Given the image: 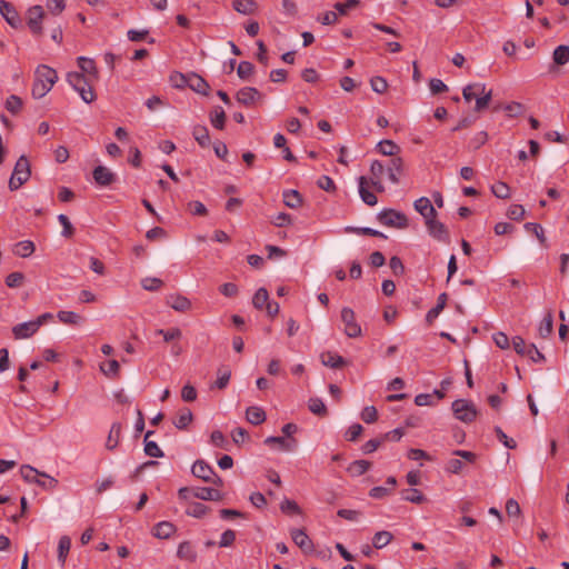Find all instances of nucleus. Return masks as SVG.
<instances>
[{"label": "nucleus", "instance_id": "f257e3e1", "mask_svg": "<svg viewBox=\"0 0 569 569\" xmlns=\"http://www.w3.org/2000/svg\"><path fill=\"white\" fill-rule=\"evenodd\" d=\"M58 80L54 69L49 66L41 64L36 69L34 81L32 84V96L36 99L43 98Z\"/></svg>", "mask_w": 569, "mask_h": 569}, {"label": "nucleus", "instance_id": "f03ea898", "mask_svg": "<svg viewBox=\"0 0 569 569\" xmlns=\"http://www.w3.org/2000/svg\"><path fill=\"white\" fill-rule=\"evenodd\" d=\"M68 83L80 94L86 103H91L96 100V93L89 79L79 72H69L67 74Z\"/></svg>", "mask_w": 569, "mask_h": 569}, {"label": "nucleus", "instance_id": "7ed1b4c3", "mask_svg": "<svg viewBox=\"0 0 569 569\" xmlns=\"http://www.w3.org/2000/svg\"><path fill=\"white\" fill-rule=\"evenodd\" d=\"M30 163L26 156H21L14 166L13 172L9 180L10 190H18L30 178Z\"/></svg>", "mask_w": 569, "mask_h": 569}, {"label": "nucleus", "instance_id": "20e7f679", "mask_svg": "<svg viewBox=\"0 0 569 569\" xmlns=\"http://www.w3.org/2000/svg\"><path fill=\"white\" fill-rule=\"evenodd\" d=\"M455 418L465 423H471L478 416L476 406L466 399H457L451 405Z\"/></svg>", "mask_w": 569, "mask_h": 569}, {"label": "nucleus", "instance_id": "39448f33", "mask_svg": "<svg viewBox=\"0 0 569 569\" xmlns=\"http://www.w3.org/2000/svg\"><path fill=\"white\" fill-rule=\"evenodd\" d=\"M341 321L345 325V333L349 338H358L362 335L360 325L356 321V313L349 307L341 309Z\"/></svg>", "mask_w": 569, "mask_h": 569}, {"label": "nucleus", "instance_id": "423d86ee", "mask_svg": "<svg viewBox=\"0 0 569 569\" xmlns=\"http://www.w3.org/2000/svg\"><path fill=\"white\" fill-rule=\"evenodd\" d=\"M426 218L427 229L435 239L439 241L447 242L449 241V232L446 226L437 220V216H423Z\"/></svg>", "mask_w": 569, "mask_h": 569}, {"label": "nucleus", "instance_id": "0eeeda50", "mask_svg": "<svg viewBox=\"0 0 569 569\" xmlns=\"http://www.w3.org/2000/svg\"><path fill=\"white\" fill-rule=\"evenodd\" d=\"M43 17L44 11L41 6H33L28 10L27 23L33 34L39 36L42 33L41 22Z\"/></svg>", "mask_w": 569, "mask_h": 569}, {"label": "nucleus", "instance_id": "6e6552de", "mask_svg": "<svg viewBox=\"0 0 569 569\" xmlns=\"http://www.w3.org/2000/svg\"><path fill=\"white\" fill-rule=\"evenodd\" d=\"M0 13L12 28L21 26L20 16L11 2L0 0Z\"/></svg>", "mask_w": 569, "mask_h": 569}, {"label": "nucleus", "instance_id": "1a4fd4ad", "mask_svg": "<svg viewBox=\"0 0 569 569\" xmlns=\"http://www.w3.org/2000/svg\"><path fill=\"white\" fill-rule=\"evenodd\" d=\"M237 101L246 107L253 106L257 100L263 98L260 91L253 87L241 88L236 94Z\"/></svg>", "mask_w": 569, "mask_h": 569}, {"label": "nucleus", "instance_id": "9d476101", "mask_svg": "<svg viewBox=\"0 0 569 569\" xmlns=\"http://www.w3.org/2000/svg\"><path fill=\"white\" fill-rule=\"evenodd\" d=\"M290 535H291L292 541L305 553H311L313 551V549H315L313 542L303 529H292Z\"/></svg>", "mask_w": 569, "mask_h": 569}, {"label": "nucleus", "instance_id": "9b49d317", "mask_svg": "<svg viewBox=\"0 0 569 569\" xmlns=\"http://www.w3.org/2000/svg\"><path fill=\"white\" fill-rule=\"evenodd\" d=\"M191 472L194 477L203 480L204 482L210 481L212 479V476H214L213 468L207 463L204 460H196L192 465Z\"/></svg>", "mask_w": 569, "mask_h": 569}, {"label": "nucleus", "instance_id": "f8f14e48", "mask_svg": "<svg viewBox=\"0 0 569 569\" xmlns=\"http://www.w3.org/2000/svg\"><path fill=\"white\" fill-rule=\"evenodd\" d=\"M192 496L206 501H220L223 498L219 490L209 487L192 488Z\"/></svg>", "mask_w": 569, "mask_h": 569}, {"label": "nucleus", "instance_id": "ddd939ff", "mask_svg": "<svg viewBox=\"0 0 569 569\" xmlns=\"http://www.w3.org/2000/svg\"><path fill=\"white\" fill-rule=\"evenodd\" d=\"M187 87H189L191 90L196 91L197 93H200L203 96H208L209 90H210V86L208 84V82L202 77H200L199 74L193 73V72L188 73Z\"/></svg>", "mask_w": 569, "mask_h": 569}, {"label": "nucleus", "instance_id": "4468645a", "mask_svg": "<svg viewBox=\"0 0 569 569\" xmlns=\"http://www.w3.org/2000/svg\"><path fill=\"white\" fill-rule=\"evenodd\" d=\"M38 330L39 329L34 322V320H32V321L22 322V323L14 326L12 328V333L16 339H27V338L32 337Z\"/></svg>", "mask_w": 569, "mask_h": 569}, {"label": "nucleus", "instance_id": "2eb2a0df", "mask_svg": "<svg viewBox=\"0 0 569 569\" xmlns=\"http://www.w3.org/2000/svg\"><path fill=\"white\" fill-rule=\"evenodd\" d=\"M321 363L326 367L332 368V369H339L342 368L347 361L343 357L332 352V351H325L320 355Z\"/></svg>", "mask_w": 569, "mask_h": 569}, {"label": "nucleus", "instance_id": "dca6fc26", "mask_svg": "<svg viewBox=\"0 0 569 569\" xmlns=\"http://www.w3.org/2000/svg\"><path fill=\"white\" fill-rule=\"evenodd\" d=\"M268 446L277 445L282 451H293L297 448V440L295 438L286 439L283 437L270 436L264 440Z\"/></svg>", "mask_w": 569, "mask_h": 569}, {"label": "nucleus", "instance_id": "f3484780", "mask_svg": "<svg viewBox=\"0 0 569 569\" xmlns=\"http://www.w3.org/2000/svg\"><path fill=\"white\" fill-rule=\"evenodd\" d=\"M167 303L176 311L186 312L191 309V301L182 295H170Z\"/></svg>", "mask_w": 569, "mask_h": 569}, {"label": "nucleus", "instance_id": "a211bd4d", "mask_svg": "<svg viewBox=\"0 0 569 569\" xmlns=\"http://www.w3.org/2000/svg\"><path fill=\"white\" fill-rule=\"evenodd\" d=\"M177 557L181 560L194 562L198 558V553L190 541H182L178 546Z\"/></svg>", "mask_w": 569, "mask_h": 569}, {"label": "nucleus", "instance_id": "6ab92c4d", "mask_svg": "<svg viewBox=\"0 0 569 569\" xmlns=\"http://www.w3.org/2000/svg\"><path fill=\"white\" fill-rule=\"evenodd\" d=\"M94 181L100 186H109L114 181V173L107 167L98 166L93 170Z\"/></svg>", "mask_w": 569, "mask_h": 569}, {"label": "nucleus", "instance_id": "aec40b11", "mask_svg": "<svg viewBox=\"0 0 569 569\" xmlns=\"http://www.w3.org/2000/svg\"><path fill=\"white\" fill-rule=\"evenodd\" d=\"M193 415L190 409L182 408L177 413L176 418L173 419V425L176 428L180 430H184L188 428V426L192 422Z\"/></svg>", "mask_w": 569, "mask_h": 569}, {"label": "nucleus", "instance_id": "412c9836", "mask_svg": "<svg viewBox=\"0 0 569 569\" xmlns=\"http://www.w3.org/2000/svg\"><path fill=\"white\" fill-rule=\"evenodd\" d=\"M78 66L81 70L80 73H83V74L87 73L89 77H92L93 79H98V69L96 67V62L93 59H90L87 57H79Z\"/></svg>", "mask_w": 569, "mask_h": 569}, {"label": "nucleus", "instance_id": "4be33fe9", "mask_svg": "<svg viewBox=\"0 0 569 569\" xmlns=\"http://www.w3.org/2000/svg\"><path fill=\"white\" fill-rule=\"evenodd\" d=\"M553 331V316L549 310L538 327V335L542 339H547Z\"/></svg>", "mask_w": 569, "mask_h": 569}, {"label": "nucleus", "instance_id": "5701e85b", "mask_svg": "<svg viewBox=\"0 0 569 569\" xmlns=\"http://www.w3.org/2000/svg\"><path fill=\"white\" fill-rule=\"evenodd\" d=\"M448 300V296L446 292L439 295L437 299V305L431 308L426 315V321L431 325L433 320L440 315V312L445 309Z\"/></svg>", "mask_w": 569, "mask_h": 569}, {"label": "nucleus", "instance_id": "b1692460", "mask_svg": "<svg viewBox=\"0 0 569 569\" xmlns=\"http://www.w3.org/2000/svg\"><path fill=\"white\" fill-rule=\"evenodd\" d=\"M246 418L251 425L258 426L266 421V412L260 407L251 406L246 411Z\"/></svg>", "mask_w": 569, "mask_h": 569}, {"label": "nucleus", "instance_id": "393cba45", "mask_svg": "<svg viewBox=\"0 0 569 569\" xmlns=\"http://www.w3.org/2000/svg\"><path fill=\"white\" fill-rule=\"evenodd\" d=\"M174 525L169 521H161L153 528V535L159 539H168L174 533Z\"/></svg>", "mask_w": 569, "mask_h": 569}, {"label": "nucleus", "instance_id": "a878e982", "mask_svg": "<svg viewBox=\"0 0 569 569\" xmlns=\"http://www.w3.org/2000/svg\"><path fill=\"white\" fill-rule=\"evenodd\" d=\"M402 166H403V162H402L401 158L393 157L390 159L387 169H388V177L393 183L399 182V176L401 174Z\"/></svg>", "mask_w": 569, "mask_h": 569}, {"label": "nucleus", "instance_id": "bb28decb", "mask_svg": "<svg viewBox=\"0 0 569 569\" xmlns=\"http://www.w3.org/2000/svg\"><path fill=\"white\" fill-rule=\"evenodd\" d=\"M523 227L527 232L532 233L538 239L539 243L543 248H548V242L545 236V229L542 228L541 224L536 222H527L525 223Z\"/></svg>", "mask_w": 569, "mask_h": 569}, {"label": "nucleus", "instance_id": "cd10ccee", "mask_svg": "<svg viewBox=\"0 0 569 569\" xmlns=\"http://www.w3.org/2000/svg\"><path fill=\"white\" fill-rule=\"evenodd\" d=\"M209 118H210V122L211 124L218 129V130H222L224 128V124H226V112L224 110L222 109V107L220 106H217L214 107L211 111H210V114H209Z\"/></svg>", "mask_w": 569, "mask_h": 569}, {"label": "nucleus", "instance_id": "c85d7f7f", "mask_svg": "<svg viewBox=\"0 0 569 569\" xmlns=\"http://www.w3.org/2000/svg\"><path fill=\"white\" fill-rule=\"evenodd\" d=\"M485 83L468 84L462 90V97L466 100V102H470L472 99H477L481 94V92L485 91Z\"/></svg>", "mask_w": 569, "mask_h": 569}, {"label": "nucleus", "instance_id": "c756f323", "mask_svg": "<svg viewBox=\"0 0 569 569\" xmlns=\"http://www.w3.org/2000/svg\"><path fill=\"white\" fill-rule=\"evenodd\" d=\"M58 319L66 325L79 326L84 321V318L73 311L60 310L57 313Z\"/></svg>", "mask_w": 569, "mask_h": 569}, {"label": "nucleus", "instance_id": "7c9ffc66", "mask_svg": "<svg viewBox=\"0 0 569 569\" xmlns=\"http://www.w3.org/2000/svg\"><path fill=\"white\" fill-rule=\"evenodd\" d=\"M282 198L284 204L290 209H298L302 203V197L297 190H284Z\"/></svg>", "mask_w": 569, "mask_h": 569}, {"label": "nucleus", "instance_id": "2f4dec72", "mask_svg": "<svg viewBox=\"0 0 569 569\" xmlns=\"http://www.w3.org/2000/svg\"><path fill=\"white\" fill-rule=\"evenodd\" d=\"M121 423H112L106 442V448L108 450H113L118 446L121 436Z\"/></svg>", "mask_w": 569, "mask_h": 569}, {"label": "nucleus", "instance_id": "473e14b6", "mask_svg": "<svg viewBox=\"0 0 569 569\" xmlns=\"http://www.w3.org/2000/svg\"><path fill=\"white\" fill-rule=\"evenodd\" d=\"M192 136L202 148L209 147L210 136L207 127L200 124L194 126L192 129Z\"/></svg>", "mask_w": 569, "mask_h": 569}, {"label": "nucleus", "instance_id": "72a5a7b5", "mask_svg": "<svg viewBox=\"0 0 569 569\" xmlns=\"http://www.w3.org/2000/svg\"><path fill=\"white\" fill-rule=\"evenodd\" d=\"M379 221L388 227L405 228L408 226L407 216H378Z\"/></svg>", "mask_w": 569, "mask_h": 569}, {"label": "nucleus", "instance_id": "f704fd0d", "mask_svg": "<svg viewBox=\"0 0 569 569\" xmlns=\"http://www.w3.org/2000/svg\"><path fill=\"white\" fill-rule=\"evenodd\" d=\"M359 194L365 203L369 206L377 203V197L367 188V181L365 177H360L359 179Z\"/></svg>", "mask_w": 569, "mask_h": 569}, {"label": "nucleus", "instance_id": "c9c22d12", "mask_svg": "<svg viewBox=\"0 0 569 569\" xmlns=\"http://www.w3.org/2000/svg\"><path fill=\"white\" fill-rule=\"evenodd\" d=\"M36 250L34 243L30 240L18 242L13 248V253L21 258L30 257Z\"/></svg>", "mask_w": 569, "mask_h": 569}, {"label": "nucleus", "instance_id": "e433bc0d", "mask_svg": "<svg viewBox=\"0 0 569 569\" xmlns=\"http://www.w3.org/2000/svg\"><path fill=\"white\" fill-rule=\"evenodd\" d=\"M217 375H218V378L214 381L212 387H216V388L222 390L229 383V380L231 377V370L229 369V367L221 366L218 368Z\"/></svg>", "mask_w": 569, "mask_h": 569}, {"label": "nucleus", "instance_id": "4c0bfd02", "mask_svg": "<svg viewBox=\"0 0 569 569\" xmlns=\"http://www.w3.org/2000/svg\"><path fill=\"white\" fill-rule=\"evenodd\" d=\"M393 536L390 531L381 530L375 533L372 545L376 549H381L391 542Z\"/></svg>", "mask_w": 569, "mask_h": 569}, {"label": "nucleus", "instance_id": "58836bf2", "mask_svg": "<svg viewBox=\"0 0 569 569\" xmlns=\"http://www.w3.org/2000/svg\"><path fill=\"white\" fill-rule=\"evenodd\" d=\"M20 473L24 481L34 483L38 481L39 477H44L43 472L38 471L36 468L29 465H23L20 468Z\"/></svg>", "mask_w": 569, "mask_h": 569}, {"label": "nucleus", "instance_id": "ea45409f", "mask_svg": "<svg viewBox=\"0 0 569 569\" xmlns=\"http://www.w3.org/2000/svg\"><path fill=\"white\" fill-rule=\"evenodd\" d=\"M553 62L558 66H563L569 61V46H558L552 53Z\"/></svg>", "mask_w": 569, "mask_h": 569}, {"label": "nucleus", "instance_id": "a19ab883", "mask_svg": "<svg viewBox=\"0 0 569 569\" xmlns=\"http://www.w3.org/2000/svg\"><path fill=\"white\" fill-rule=\"evenodd\" d=\"M71 548V540L68 536H62L59 539L58 543V560L63 566L67 559V556Z\"/></svg>", "mask_w": 569, "mask_h": 569}, {"label": "nucleus", "instance_id": "79ce46f5", "mask_svg": "<svg viewBox=\"0 0 569 569\" xmlns=\"http://www.w3.org/2000/svg\"><path fill=\"white\" fill-rule=\"evenodd\" d=\"M377 150L383 156H396L400 148L392 140H382L377 144Z\"/></svg>", "mask_w": 569, "mask_h": 569}, {"label": "nucleus", "instance_id": "37998d69", "mask_svg": "<svg viewBox=\"0 0 569 569\" xmlns=\"http://www.w3.org/2000/svg\"><path fill=\"white\" fill-rule=\"evenodd\" d=\"M256 2L253 0H233V9L242 14H250L256 9Z\"/></svg>", "mask_w": 569, "mask_h": 569}, {"label": "nucleus", "instance_id": "c03bdc74", "mask_svg": "<svg viewBox=\"0 0 569 569\" xmlns=\"http://www.w3.org/2000/svg\"><path fill=\"white\" fill-rule=\"evenodd\" d=\"M370 467L371 462L368 460H356L349 466L348 471L352 476L359 477L366 473L370 469Z\"/></svg>", "mask_w": 569, "mask_h": 569}, {"label": "nucleus", "instance_id": "a18cd8bd", "mask_svg": "<svg viewBox=\"0 0 569 569\" xmlns=\"http://www.w3.org/2000/svg\"><path fill=\"white\" fill-rule=\"evenodd\" d=\"M100 370L109 378H118L120 372V365L117 360H109L100 365Z\"/></svg>", "mask_w": 569, "mask_h": 569}, {"label": "nucleus", "instance_id": "49530a36", "mask_svg": "<svg viewBox=\"0 0 569 569\" xmlns=\"http://www.w3.org/2000/svg\"><path fill=\"white\" fill-rule=\"evenodd\" d=\"M268 302H269V293H268L267 289L259 288L252 298L253 307L256 309L261 310L262 308H264L267 306Z\"/></svg>", "mask_w": 569, "mask_h": 569}, {"label": "nucleus", "instance_id": "de8ad7c7", "mask_svg": "<svg viewBox=\"0 0 569 569\" xmlns=\"http://www.w3.org/2000/svg\"><path fill=\"white\" fill-rule=\"evenodd\" d=\"M209 511V507L201 502H192L186 509V513L190 517L202 518Z\"/></svg>", "mask_w": 569, "mask_h": 569}, {"label": "nucleus", "instance_id": "09e8293b", "mask_svg": "<svg viewBox=\"0 0 569 569\" xmlns=\"http://www.w3.org/2000/svg\"><path fill=\"white\" fill-rule=\"evenodd\" d=\"M402 499L412 503H422L426 497L418 489H405L401 491Z\"/></svg>", "mask_w": 569, "mask_h": 569}, {"label": "nucleus", "instance_id": "8fccbe9b", "mask_svg": "<svg viewBox=\"0 0 569 569\" xmlns=\"http://www.w3.org/2000/svg\"><path fill=\"white\" fill-rule=\"evenodd\" d=\"M413 207L418 213H437L430 199L426 197L416 200Z\"/></svg>", "mask_w": 569, "mask_h": 569}, {"label": "nucleus", "instance_id": "3c124183", "mask_svg": "<svg viewBox=\"0 0 569 569\" xmlns=\"http://www.w3.org/2000/svg\"><path fill=\"white\" fill-rule=\"evenodd\" d=\"M308 408L312 413L318 416L325 417L328 413L327 407L320 398H310Z\"/></svg>", "mask_w": 569, "mask_h": 569}, {"label": "nucleus", "instance_id": "603ef678", "mask_svg": "<svg viewBox=\"0 0 569 569\" xmlns=\"http://www.w3.org/2000/svg\"><path fill=\"white\" fill-rule=\"evenodd\" d=\"M492 99V90H486L483 92H481V94L476 99V106H475V111L476 112H481L483 111L488 106H489V102L491 101Z\"/></svg>", "mask_w": 569, "mask_h": 569}, {"label": "nucleus", "instance_id": "864d4df0", "mask_svg": "<svg viewBox=\"0 0 569 569\" xmlns=\"http://www.w3.org/2000/svg\"><path fill=\"white\" fill-rule=\"evenodd\" d=\"M22 108V100L16 94H11L6 100V109L12 114L19 113Z\"/></svg>", "mask_w": 569, "mask_h": 569}, {"label": "nucleus", "instance_id": "5fc2aeb1", "mask_svg": "<svg viewBox=\"0 0 569 569\" xmlns=\"http://www.w3.org/2000/svg\"><path fill=\"white\" fill-rule=\"evenodd\" d=\"M253 71L254 66L249 61H241L237 68V74L242 80L249 79Z\"/></svg>", "mask_w": 569, "mask_h": 569}, {"label": "nucleus", "instance_id": "6e6d98bb", "mask_svg": "<svg viewBox=\"0 0 569 569\" xmlns=\"http://www.w3.org/2000/svg\"><path fill=\"white\" fill-rule=\"evenodd\" d=\"M492 193L499 199H507L510 196V188L505 182H497L491 187Z\"/></svg>", "mask_w": 569, "mask_h": 569}, {"label": "nucleus", "instance_id": "4d7b16f0", "mask_svg": "<svg viewBox=\"0 0 569 569\" xmlns=\"http://www.w3.org/2000/svg\"><path fill=\"white\" fill-rule=\"evenodd\" d=\"M210 440L214 447L228 450V440L220 430L212 431Z\"/></svg>", "mask_w": 569, "mask_h": 569}, {"label": "nucleus", "instance_id": "13d9d810", "mask_svg": "<svg viewBox=\"0 0 569 569\" xmlns=\"http://www.w3.org/2000/svg\"><path fill=\"white\" fill-rule=\"evenodd\" d=\"M144 453L151 458L163 457V451L154 441H144Z\"/></svg>", "mask_w": 569, "mask_h": 569}, {"label": "nucleus", "instance_id": "bf43d9fd", "mask_svg": "<svg viewBox=\"0 0 569 569\" xmlns=\"http://www.w3.org/2000/svg\"><path fill=\"white\" fill-rule=\"evenodd\" d=\"M495 433L500 442H502L508 449H516L517 442L509 438L500 427H495Z\"/></svg>", "mask_w": 569, "mask_h": 569}, {"label": "nucleus", "instance_id": "052dcab7", "mask_svg": "<svg viewBox=\"0 0 569 569\" xmlns=\"http://www.w3.org/2000/svg\"><path fill=\"white\" fill-rule=\"evenodd\" d=\"M371 89L377 93H383L388 89V82L382 77H372L370 79Z\"/></svg>", "mask_w": 569, "mask_h": 569}, {"label": "nucleus", "instance_id": "680f3d73", "mask_svg": "<svg viewBox=\"0 0 569 569\" xmlns=\"http://www.w3.org/2000/svg\"><path fill=\"white\" fill-rule=\"evenodd\" d=\"M532 362H545L546 357L543 353H541L535 343L528 345V350L526 355Z\"/></svg>", "mask_w": 569, "mask_h": 569}, {"label": "nucleus", "instance_id": "e2e57ef3", "mask_svg": "<svg viewBox=\"0 0 569 569\" xmlns=\"http://www.w3.org/2000/svg\"><path fill=\"white\" fill-rule=\"evenodd\" d=\"M156 332L157 335H161L166 342L180 339L182 336V332L179 328H171L169 330L159 329Z\"/></svg>", "mask_w": 569, "mask_h": 569}, {"label": "nucleus", "instance_id": "0e129e2a", "mask_svg": "<svg viewBox=\"0 0 569 569\" xmlns=\"http://www.w3.org/2000/svg\"><path fill=\"white\" fill-rule=\"evenodd\" d=\"M24 274L22 272H11L6 278V284L9 288H18L22 284Z\"/></svg>", "mask_w": 569, "mask_h": 569}, {"label": "nucleus", "instance_id": "69168bd1", "mask_svg": "<svg viewBox=\"0 0 569 569\" xmlns=\"http://www.w3.org/2000/svg\"><path fill=\"white\" fill-rule=\"evenodd\" d=\"M141 284L144 290L157 291L162 287L163 282L159 278L148 277V278L142 279Z\"/></svg>", "mask_w": 569, "mask_h": 569}, {"label": "nucleus", "instance_id": "338daca9", "mask_svg": "<svg viewBox=\"0 0 569 569\" xmlns=\"http://www.w3.org/2000/svg\"><path fill=\"white\" fill-rule=\"evenodd\" d=\"M219 291L227 298H233L238 295V286L232 282H226L219 287Z\"/></svg>", "mask_w": 569, "mask_h": 569}, {"label": "nucleus", "instance_id": "774afa93", "mask_svg": "<svg viewBox=\"0 0 569 569\" xmlns=\"http://www.w3.org/2000/svg\"><path fill=\"white\" fill-rule=\"evenodd\" d=\"M361 419L366 423H372L378 419V411L373 406L366 407L361 412Z\"/></svg>", "mask_w": 569, "mask_h": 569}]
</instances>
